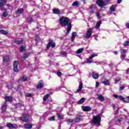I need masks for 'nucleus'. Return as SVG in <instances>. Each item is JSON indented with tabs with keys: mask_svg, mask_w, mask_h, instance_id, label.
I'll use <instances>...</instances> for the list:
<instances>
[{
	"mask_svg": "<svg viewBox=\"0 0 129 129\" xmlns=\"http://www.w3.org/2000/svg\"><path fill=\"white\" fill-rule=\"evenodd\" d=\"M59 23L61 26H68L67 27V32L66 33V35H68L70 33V31H71V29L72 28V26L71 25V23H70L69 18L67 17H61L59 19Z\"/></svg>",
	"mask_w": 129,
	"mask_h": 129,
	"instance_id": "obj_1",
	"label": "nucleus"
},
{
	"mask_svg": "<svg viewBox=\"0 0 129 129\" xmlns=\"http://www.w3.org/2000/svg\"><path fill=\"white\" fill-rule=\"evenodd\" d=\"M101 120V117L100 115L94 116L93 118L92 121L93 123L96 126L100 125V121Z\"/></svg>",
	"mask_w": 129,
	"mask_h": 129,
	"instance_id": "obj_2",
	"label": "nucleus"
},
{
	"mask_svg": "<svg viewBox=\"0 0 129 129\" xmlns=\"http://www.w3.org/2000/svg\"><path fill=\"white\" fill-rule=\"evenodd\" d=\"M109 0H97L96 1V4L98 5V7L102 8V7H105L108 4Z\"/></svg>",
	"mask_w": 129,
	"mask_h": 129,
	"instance_id": "obj_3",
	"label": "nucleus"
},
{
	"mask_svg": "<svg viewBox=\"0 0 129 129\" xmlns=\"http://www.w3.org/2000/svg\"><path fill=\"white\" fill-rule=\"evenodd\" d=\"M92 35V28H89L86 32L85 38L86 39H90Z\"/></svg>",
	"mask_w": 129,
	"mask_h": 129,
	"instance_id": "obj_4",
	"label": "nucleus"
},
{
	"mask_svg": "<svg viewBox=\"0 0 129 129\" xmlns=\"http://www.w3.org/2000/svg\"><path fill=\"white\" fill-rule=\"evenodd\" d=\"M127 52V50L125 49H120V52H121V55L120 58L122 59V60H123L124 59V57H125V54H126V52Z\"/></svg>",
	"mask_w": 129,
	"mask_h": 129,
	"instance_id": "obj_5",
	"label": "nucleus"
},
{
	"mask_svg": "<svg viewBox=\"0 0 129 129\" xmlns=\"http://www.w3.org/2000/svg\"><path fill=\"white\" fill-rule=\"evenodd\" d=\"M30 117V116L29 114H25L23 115V116L20 117L21 120H22V121H25V122H27V121H29V118Z\"/></svg>",
	"mask_w": 129,
	"mask_h": 129,
	"instance_id": "obj_6",
	"label": "nucleus"
},
{
	"mask_svg": "<svg viewBox=\"0 0 129 129\" xmlns=\"http://www.w3.org/2000/svg\"><path fill=\"white\" fill-rule=\"evenodd\" d=\"M18 65H19V62L17 60L14 61L13 64V70L15 72H18V71H19V70L18 69Z\"/></svg>",
	"mask_w": 129,
	"mask_h": 129,
	"instance_id": "obj_7",
	"label": "nucleus"
},
{
	"mask_svg": "<svg viewBox=\"0 0 129 129\" xmlns=\"http://www.w3.org/2000/svg\"><path fill=\"white\" fill-rule=\"evenodd\" d=\"M6 126H7V127H9V128H17V127H18V125H17V124H12V123L10 122H8L7 123Z\"/></svg>",
	"mask_w": 129,
	"mask_h": 129,
	"instance_id": "obj_8",
	"label": "nucleus"
},
{
	"mask_svg": "<svg viewBox=\"0 0 129 129\" xmlns=\"http://www.w3.org/2000/svg\"><path fill=\"white\" fill-rule=\"evenodd\" d=\"M97 56H98V54H93L91 56L89 57L88 59H87L86 63H92V58H94V57H97Z\"/></svg>",
	"mask_w": 129,
	"mask_h": 129,
	"instance_id": "obj_9",
	"label": "nucleus"
},
{
	"mask_svg": "<svg viewBox=\"0 0 129 129\" xmlns=\"http://www.w3.org/2000/svg\"><path fill=\"white\" fill-rule=\"evenodd\" d=\"M50 47H51V48H55V43H54V42H53L52 40H50L49 42L47 45V50H49Z\"/></svg>",
	"mask_w": 129,
	"mask_h": 129,
	"instance_id": "obj_10",
	"label": "nucleus"
},
{
	"mask_svg": "<svg viewBox=\"0 0 129 129\" xmlns=\"http://www.w3.org/2000/svg\"><path fill=\"white\" fill-rule=\"evenodd\" d=\"M82 118V115L81 114H78L76 115V118L75 119V122H79Z\"/></svg>",
	"mask_w": 129,
	"mask_h": 129,
	"instance_id": "obj_11",
	"label": "nucleus"
},
{
	"mask_svg": "<svg viewBox=\"0 0 129 129\" xmlns=\"http://www.w3.org/2000/svg\"><path fill=\"white\" fill-rule=\"evenodd\" d=\"M82 109L83 111H91V107L89 106H82Z\"/></svg>",
	"mask_w": 129,
	"mask_h": 129,
	"instance_id": "obj_12",
	"label": "nucleus"
},
{
	"mask_svg": "<svg viewBox=\"0 0 129 129\" xmlns=\"http://www.w3.org/2000/svg\"><path fill=\"white\" fill-rule=\"evenodd\" d=\"M44 86V82L43 81H40L38 83V85L36 87L37 89H41Z\"/></svg>",
	"mask_w": 129,
	"mask_h": 129,
	"instance_id": "obj_13",
	"label": "nucleus"
},
{
	"mask_svg": "<svg viewBox=\"0 0 129 129\" xmlns=\"http://www.w3.org/2000/svg\"><path fill=\"white\" fill-rule=\"evenodd\" d=\"M113 97H114L115 98H117L119 100H124V98L123 97H122V96H121V95H117L116 94H114V95H113Z\"/></svg>",
	"mask_w": 129,
	"mask_h": 129,
	"instance_id": "obj_14",
	"label": "nucleus"
},
{
	"mask_svg": "<svg viewBox=\"0 0 129 129\" xmlns=\"http://www.w3.org/2000/svg\"><path fill=\"white\" fill-rule=\"evenodd\" d=\"M83 88V85L82 84V82L79 83V88L77 90V92H80L82 89Z\"/></svg>",
	"mask_w": 129,
	"mask_h": 129,
	"instance_id": "obj_15",
	"label": "nucleus"
},
{
	"mask_svg": "<svg viewBox=\"0 0 129 129\" xmlns=\"http://www.w3.org/2000/svg\"><path fill=\"white\" fill-rule=\"evenodd\" d=\"M10 61V56L6 55L3 57V62H9Z\"/></svg>",
	"mask_w": 129,
	"mask_h": 129,
	"instance_id": "obj_16",
	"label": "nucleus"
},
{
	"mask_svg": "<svg viewBox=\"0 0 129 129\" xmlns=\"http://www.w3.org/2000/svg\"><path fill=\"white\" fill-rule=\"evenodd\" d=\"M92 77L94 78V79H98L99 75L98 74L96 73V72H94L92 73Z\"/></svg>",
	"mask_w": 129,
	"mask_h": 129,
	"instance_id": "obj_17",
	"label": "nucleus"
},
{
	"mask_svg": "<svg viewBox=\"0 0 129 129\" xmlns=\"http://www.w3.org/2000/svg\"><path fill=\"white\" fill-rule=\"evenodd\" d=\"M95 8V6L92 5L90 7L89 12L91 13V14H94V8Z\"/></svg>",
	"mask_w": 129,
	"mask_h": 129,
	"instance_id": "obj_18",
	"label": "nucleus"
},
{
	"mask_svg": "<svg viewBox=\"0 0 129 129\" xmlns=\"http://www.w3.org/2000/svg\"><path fill=\"white\" fill-rule=\"evenodd\" d=\"M6 3H7V0H0V8H2L3 6H5Z\"/></svg>",
	"mask_w": 129,
	"mask_h": 129,
	"instance_id": "obj_19",
	"label": "nucleus"
},
{
	"mask_svg": "<svg viewBox=\"0 0 129 129\" xmlns=\"http://www.w3.org/2000/svg\"><path fill=\"white\" fill-rule=\"evenodd\" d=\"M97 96L99 100H100L101 101H104V100H105L104 99V97H103L102 95H97Z\"/></svg>",
	"mask_w": 129,
	"mask_h": 129,
	"instance_id": "obj_20",
	"label": "nucleus"
},
{
	"mask_svg": "<svg viewBox=\"0 0 129 129\" xmlns=\"http://www.w3.org/2000/svg\"><path fill=\"white\" fill-rule=\"evenodd\" d=\"M77 36V33L75 32H74L72 34V41L73 42L74 41V39H75V37Z\"/></svg>",
	"mask_w": 129,
	"mask_h": 129,
	"instance_id": "obj_21",
	"label": "nucleus"
},
{
	"mask_svg": "<svg viewBox=\"0 0 129 129\" xmlns=\"http://www.w3.org/2000/svg\"><path fill=\"white\" fill-rule=\"evenodd\" d=\"M5 101H13V97L7 96L5 98Z\"/></svg>",
	"mask_w": 129,
	"mask_h": 129,
	"instance_id": "obj_22",
	"label": "nucleus"
},
{
	"mask_svg": "<svg viewBox=\"0 0 129 129\" xmlns=\"http://www.w3.org/2000/svg\"><path fill=\"white\" fill-rule=\"evenodd\" d=\"M24 127L25 128L30 129L32 128V127H33V125H32V124H26L24 125Z\"/></svg>",
	"mask_w": 129,
	"mask_h": 129,
	"instance_id": "obj_23",
	"label": "nucleus"
},
{
	"mask_svg": "<svg viewBox=\"0 0 129 129\" xmlns=\"http://www.w3.org/2000/svg\"><path fill=\"white\" fill-rule=\"evenodd\" d=\"M102 83L105 85H109V84H110V83L108 80H105V81H103Z\"/></svg>",
	"mask_w": 129,
	"mask_h": 129,
	"instance_id": "obj_24",
	"label": "nucleus"
},
{
	"mask_svg": "<svg viewBox=\"0 0 129 129\" xmlns=\"http://www.w3.org/2000/svg\"><path fill=\"white\" fill-rule=\"evenodd\" d=\"M49 96H50V95L49 94H47L43 97V101H47V100L48 98H49Z\"/></svg>",
	"mask_w": 129,
	"mask_h": 129,
	"instance_id": "obj_25",
	"label": "nucleus"
},
{
	"mask_svg": "<svg viewBox=\"0 0 129 129\" xmlns=\"http://www.w3.org/2000/svg\"><path fill=\"white\" fill-rule=\"evenodd\" d=\"M79 5H80V3L79 2L76 1L73 3L72 6L73 7H76V6H79Z\"/></svg>",
	"mask_w": 129,
	"mask_h": 129,
	"instance_id": "obj_26",
	"label": "nucleus"
},
{
	"mask_svg": "<svg viewBox=\"0 0 129 129\" xmlns=\"http://www.w3.org/2000/svg\"><path fill=\"white\" fill-rule=\"evenodd\" d=\"M24 12V9H20L16 12V14H22Z\"/></svg>",
	"mask_w": 129,
	"mask_h": 129,
	"instance_id": "obj_27",
	"label": "nucleus"
},
{
	"mask_svg": "<svg viewBox=\"0 0 129 129\" xmlns=\"http://www.w3.org/2000/svg\"><path fill=\"white\" fill-rule=\"evenodd\" d=\"M84 50V48H81L79 49L77 51H76V54H80V53H82V51Z\"/></svg>",
	"mask_w": 129,
	"mask_h": 129,
	"instance_id": "obj_28",
	"label": "nucleus"
},
{
	"mask_svg": "<svg viewBox=\"0 0 129 129\" xmlns=\"http://www.w3.org/2000/svg\"><path fill=\"white\" fill-rule=\"evenodd\" d=\"M84 101H85V98H82L79 101L78 103L79 104H82Z\"/></svg>",
	"mask_w": 129,
	"mask_h": 129,
	"instance_id": "obj_29",
	"label": "nucleus"
},
{
	"mask_svg": "<svg viewBox=\"0 0 129 129\" xmlns=\"http://www.w3.org/2000/svg\"><path fill=\"white\" fill-rule=\"evenodd\" d=\"M53 12L54 14H56L57 15L60 13V10H59V9H53Z\"/></svg>",
	"mask_w": 129,
	"mask_h": 129,
	"instance_id": "obj_30",
	"label": "nucleus"
},
{
	"mask_svg": "<svg viewBox=\"0 0 129 129\" xmlns=\"http://www.w3.org/2000/svg\"><path fill=\"white\" fill-rule=\"evenodd\" d=\"M100 25H101V21H99L97 23L96 25L95 26L96 29H98L99 27H100Z\"/></svg>",
	"mask_w": 129,
	"mask_h": 129,
	"instance_id": "obj_31",
	"label": "nucleus"
},
{
	"mask_svg": "<svg viewBox=\"0 0 129 129\" xmlns=\"http://www.w3.org/2000/svg\"><path fill=\"white\" fill-rule=\"evenodd\" d=\"M23 42H24V41H23V40H16L15 43L18 44H23Z\"/></svg>",
	"mask_w": 129,
	"mask_h": 129,
	"instance_id": "obj_32",
	"label": "nucleus"
},
{
	"mask_svg": "<svg viewBox=\"0 0 129 129\" xmlns=\"http://www.w3.org/2000/svg\"><path fill=\"white\" fill-rule=\"evenodd\" d=\"M25 50H26V46H22L20 48V52H24V51H25Z\"/></svg>",
	"mask_w": 129,
	"mask_h": 129,
	"instance_id": "obj_33",
	"label": "nucleus"
},
{
	"mask_svg": "<svg viewBox=\"0 0 129 129\" xmlns=\"http://www.w3.org/2000/svg\"><path fill=\"white\" fill-rule=\"evenodd\" d=\"M0 33H2L3 35H7L8 34L7 31L4 30H0Z\"/></svg>",
	"mask_w": 129,
	"mask_h": 129,
	"instance_id": "obj_34",
	"label": "nucleus"
},
{
	"mask_svg": "<svg viewBox=\"0 0 129 129\" xmlns=\"http://www.w3.org/2000/svg\"><path fill=\"white\" fill-rule=\"evenodd\" d=\"M110 10L111 11V12H115V6L112 5L110 7Z\"/></svg>",
	"mask_w": 129,
	"mask_h": 129,
	"instance_id": "obj_35",
	"label": "nucleus"
},
{
	"mask_svg": "<svg viewBox=\"0 0 129 129\" xmlns=\"http://www.w3.org/2000/svg\"><path fill=\"white\" fill-rule=\"evenodd\" d=\"M48 120H50V121L55 120V116H52L51 117H50L48 118Z\"/></svg>",
	"mask_w": 129,
	"mask_h": 129,
	"instance_id": "obj_36",
	"label": "nucleus"
},
{
	"mask_svg": "<svg viewBox=\"0 0 129 129\" xmlns=\"http://www.w3.org/2000/svg\"><path fill=\"white\" fill-rule=\"evenodd\" d=\"M2 109L3 111H5L6 110V109H7V105H6V104H5L4 105H3L2 106Z\"/></svg>",
	"mask_w": 129,
	"mask_h": 129,
	"instance_id": "obj_37",
	"label": "nucleus"
},
{
	"mask_svg": "<svg viewBox=\"0 0 129 129\" xmlns=\"http://www.w3.org/2000/svg\"><path fill=\"white\" fill-rule=\"evenodd\" d=\"M57 116L59 119H63V116H62L60 113H57Z\"/></svg>",
	"mask_w": 129,
	"mask_h": 129,
	"instance_id": "obj_38",
	"label": "nucleus"
},
{
	"mask_svg": "<svg viewBox=\"0 0 129 129\" xmlns=\"http://www.w3.org/2000/svg\"><path fill=\"white\" fill-rule=\"evenodd\" d=\"M60 55H62V56H67V53H66V51H61L60 52Z\"/></svg>",
	"mask_w": 129,
	"mask_h": 129,
	"instance_id": "obj_39",
	"label": "nucleus"
},
{
	"mask_svg": "<svg viewBox=\"0 0 129 129\" xmlns=\"http://www.w3.org/2000/svg\"><path fill=\"white\" fill-rule=\"evenodd\" d=\"M28 56L29 55L27 53H24L23 54V56H22V58H23L24 59H26V58H28Z\"/></svg>",
	"mask_w": 129,
	"mask_h": 129,
	"instance_id": "obj_40",
	"label": "nucleus"
},
{
	"mask_svg": "<svg viewBox=\"0 0 129 129\" xmlns=\"http://www.w3.org/2000/svg\"><path fill=\"white\" fill-rule=\"evenodd\" d=\"M74 120L73 119L70 118L68 120V123H72V122H73Z\"/></svg>",
	"mask_w": 129,
	"mask_h": 129,
	"instance_id": "obj_41",
	"label": "nucleus"
},
{
	"mask_svg": "<svg viewBox=\"0 0 129 129\" xmlns=\"http://www.w3.org/2000/svg\"><path fill=\"white\" fill-rule=\"evenodd\" d=\"M120 80V78H117L115 80V83L116 84L118 82H119Z\"/></svg>",
	"mask_w": 129,
	"mask_h": 129,
	"instance_id": "obj_42",
	"label": "nucleus"
},
{
	"mask_svg": "<svg viewBox=\"0 0 129 129\" xmlns=\"http://www.w3.org/2000/svg\"><path fill=\"white\" fill-rule=\"evenodd\" d=\"M125 88V86H121V87H120L119 88V90H123V89H124Z\"/></svg>",
	"mask_w": 129,
	"mask_h": 129,
	"instance_id": "obj_43",
	"label": "nucleus"
},
{
	"mask_svg": "<svg viewBox=\"0 0 129 129\" xmlns=\"http://www.w3.org/2000/svg\"><path fill=\"white\" fill-rule=\"evenodd\" d=\"M23 81H24V82H25V81H27V77L23 76V77L22 78Z\"/></svg>",
	"mask_w": 129,
	"mask_h": 129,
	"instance_id": "obj_44",
	"label": "nucleus"
},
{
	"mask_svg": "<svg viewBox=\"0 0 129 129\" xmlns=\"http://www.w3.org/2000/svg\"><path fill=\"white\" fill-rule=\"evenodd\" d=\"M96 15L97 17V18H98V19L100 18V14H99V12H97L96 13Z\"/></svg>",
	"mask_w": 129,
	"mask_h": 129,
	"instance_id": "obj_45",
	"label": "nucleus"
},
{
	"mask_svg": "<svg viewBox=\"0 0 129 129\" xmlns=\"http://www.w3.org/2000/svg\"><path fill=\"white\" fill-rule=\"evenodd\" d=\"M57 75L59 77H61V76L62 75V73H61L60 72H58L57 73Z\"/></svg>",
	"mask_w": 129,
	"mask_h": 129,
	"instance_id": "obj_46",
	"label": "nucleus"
},
{
	"mask_svg": "<svg viewBox=\"0 0 129 129\" xmlns=\"http://www.w3.org/2000/svg\"><path fill=\"white\" fill-rule=\"evenodd\" d=\"M23 105L21 103L17 104L16 107H21Z\"/></svg>",
	"mask_w": 129,
	"mask_h": 129,
	"instance_id": "obj_47",
	"label": "nucleus"
},
{
	"mask_svg": "<svg viewBox=\"0 0 129 129\" xmlns=\"http://www.w3.org/2000/svg\"><path fill=\"white\" fill-rule=\"evenodd\" d=\"M128 44H129V41H126L125 43H124V46L125 47H126V46H127Z\"/></svg>",
	"mask_w": 129,
	"mask_h": 129,
	"instance_id": "obj_48",
	"label": "nucleus"
},
{
	"mask_svg": "<svg viewBox=\"0 0 129 129\" xmlns=\"http://www.w3.org/2000/svg\"><path fill=\"white\" fill-rule=\"evenodd\" d=\"M26 96H27V97H31L32 96V94L28 93L26 94Z\"/></svg>",
	"mask_w": 129,
	"mask_h": 129,
	"instance_id": "obj_49",
	"label": "nucleus"
},
{
	"mask_svg": "<svg viewBox=\"0 0 129 129\" xmlns=\"http://www.w3.org/2000/svg\"><path fill=\"white\" fill-rule=\"evenodd\" d=\"M7 16H8V13H7V12H4L3 13V17H7Z\"/></svg>",
	"mask_w": 129,
	"mask_h": 129,
	"instance_id": "obj_50",
	"label": "nucleus"
},
{
	"mask_svg": "<svg viewBox=\"0 0 129 129\" xmlns=\"http://www.w3.org/2000/svg\"><path fill=\"white\" fill-rule=\"evenodd\" d=\"M98 86H99V83L98 82H97L96 83V87L97 88L98 87Z\"/></svg>",
	"mask_w": 129,
	"mask_h": 129,
	"instance_id": "obj_51",
	"label": "nucleus"
},
{
	"mask_svg": "<svg viewBox=\"0 0 129 129\" xmlns=\"http://www.w3.org/2000/svg\"><path fill=\"white\" fill-rule=\"evenodd\" d=\"M123 102H125V103H129V101L128 100H123Z\"/></svg>",
	"mask_w": 129,
	"mask_h": 129,
	"instance_id": "obj_52",
	"label": "nucleus"
},
{
	"mask_svg": "<svg viewBox=\"0 0 129 129\" xmlns=\"http://www.w3.org/2000/svg\"><path fill=\"white\" fill-rule=\"evenodd\" d=\"M122 1V0H117V4H120V3H121Z\"/></svg>",
	"mask_w": 129,
	"mask_h": 129,
	"instance_id": "obj_53",
	"label": "nucleus"
},
{
	"mask_svg": "<svg viewBox=\"0 0 129 129\" xmlns=\"http://www.w3.org/2000/svg\"><path fill=\"white\" fill-rule=\"evenodd\" d=\"M126 28L129 29V23H128L126 24Z\"/></svg>",
	"mask_w": 129,
	"mask_h": 129,
	"instance_id": "obj_54",
	"label": "nucleus"
},
{
	"mask_svg": "<svg viewBox=\"0 0 129 129\" xmlns=\"http://www.w3.org/2000/svg\"><path fill=\"white\" fill-rule=\"evenodd\" d=\"M114 54H115V55H117V51H114Z\"/></svg>",
	"mask_w": 129,
	"mask_h": 129,
	"instance_id": "obj_55",
	"label": "nucleus"
},
{
	"mask_svg": "<svg viewBox=\"0 0 129 129\" xmlns=\"http://www.w3.org/2000/svg\"><path fill=\"white\" fill-rule=\"evenodd\" d=\"M126 72L127 73H128V74H129V69L127 70Z\"/></svg>",
	"mask_w": 129,
	"mask_h": 129,
	"instance_id": "obj_56",
	"label": "nucleus"
},
{
	"mask_svg": "<svg viewBox=\"0 0 129 129\" xmlns=\"http://www.w3.org/2000/svg\"><path fill=\"white\" fill-rule=\"evenodd\" d=\"M118 122H120V121H121V120L120 119H119V120H118Z\"/></svg>",
	"mask_w": 129,
	"mask_h": 129,
	"instance_id": "obj_57",
	"label": "nucleus"
},
{
	"mask_svg": "<svg viewBox=\"0 0 129 129\" xmlns=\"http://www.w3.org/2000/svg\"><path fill=\"white\" fill-rule=\"evenodd\" d=\"M4 127L3 126H0V129H3Z\"/></svg>",
	"mask_w": 129,
	"mask_h": 129,
	"instance_id": "obj_58",
	"label": "nucleus"
},
{
	"mask_svg": "<svg viewBox=\"0 0 129 129\" xmlns=\"http://www.w3.org/2000/svg\"><path fill=\"white\" fill-rule=\"evenodd\" d=\"M127 98L128 99V101H129V96L127 97Z\"/></svg>",
	"mask_w": 129,
	"mask_h": 129,
	"instance_id": "obj_59",
	"label": "nucleus"
},
{
	"mask_svg": "<svg viewBox=\"0 0 129 129\" xmlns=\"http://www.w3.org/2000/svg\"><path fill=\"white\" fill-rule=\"evenodd\" d=\"M8 88L10 89V87H8Z\"/></svg>",
	"mask_w": 129,
	"mask_h": 129,
	"instance_id": "obj_60",
	"label": "nucleus"
},
{
	"mask_svg": "<svg viewBox=\"0 0 129 129\" xmlns=\"http://www.w3.org/2000/svg\"><path fill=\"white\" fill-rule=\"evenodd\" d=\"M97 64H98V62H97Z\"/></svg>",
	"mask_w": 129,
	"mask_h": 129,
	"instance_id": "obj_61",
	"label": "nucleus"
}]
</instances>
